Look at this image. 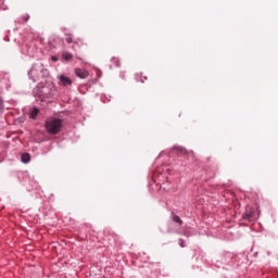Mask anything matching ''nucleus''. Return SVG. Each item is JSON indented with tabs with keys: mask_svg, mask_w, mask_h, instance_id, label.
I'll use <instances>...</instances> for the list:
<instances>
[{
	"mask_svg": "<svg viewBox=\"0 0 278 278\" xmlns=\"http://www.w3.org/2000/svg\"><path fill=\"white\" fill-rule=\"evenodd\" d=\"M46 129L48 134H60L62 129V119L60 118H50L46 121Z\"/></svg>",
	"mask_w": 278,
	"mask_h": 278,
	"instance_id": "1",
	"label": "nucleus"
},
{
	"mask_svg": "<svg viewBox=\"0 0 278 278\" xmlns=\"http://www.w3.org/2000/svg\"><path fill=\"white\" fill-rule=\"evenodd\" d=\"M38 109H33L30 112V118L35 119L38 116Z\"/></svg>",
	"mask_w": 278,
	"mask_h": 278,
	"instance_id": "9",
	"label": "nucleus"
},
{
	"mask_svg": "<svg viewBox=\"0 0 278 278\" xmlns=\"http://www.w3.org/2000/svg\"><path fill=\"white\" fill-rule=\"evenodd\" d=\"M62 58L65 60V62H71L73 60V54L70 52H63Z\"/></svg>",
	"mask_w": 278,
	"mask_h": 278,
	"instance_id": "7",
	"label": "nucleus"
},
{
	"mask_svg": "<svg viewBox=\"0 0 278 278\" xmlns=\"http://www.w3.org/2000/svg\"><path fill=\"white\" fill-rule=\"evenodd\" d=\"M51 60H52V62H58L56 56H52Z\"/></svg>",
	"mask_w": 278,
	"mask_h": 278,
	"instance_id": "14",
	"label": "nucleus"
},
{
	"mask_svg": "<svg viewBox=\"0 0 278 278\" xmlns=\"http://www.w3.org/2000/svg\"><path fill=\"white\" fill-rule=\"evenodd\" d=\"M178 243H179V247H181V249H185L186 241H184V239H179Z\"/></svg>",
	"mask_w": 278,
	"mask_h": 278,
	"instance_id": "12",
	"label": "nucleus"
},
{
	"mask_svg": "<svg viewBox=\"0 0 278 278\" xmlns=\"http://www.w3.org/2000/svg\"><path fill=\"white\" fill-rule=\"evenodd\" d=\"M177 155H188V150L184 149V148H177Z\"/></svg>",
	"mask_w": 278,
	"mask_h": 278,
	"instance_id": "8",
	"label": "nucleus"
},
{
	"mask_svg": "<svg viewBox=\"0 0 278 278\" xmlns=\"http://www.w3.org/2000/svg\"><path fill=\"white\" fill-rule=\"evenodd\" d=\"M21 159L24 164H27L31 160V156L29 155V153H24L22 154Z\"/></svg>",
	"mask_w": 278,
	"mask_h": 278,
	"instance_id": "6",
	"label": "nucleus"
},
{
	"mask_svg": "<svg viewBox=\"0 0 278 278\" xmlns=\"http://www.w3.org/2000/svg\"><path fill=\"white\" fill-rule=\"evenodd\" d=\"M112 63L115 64V66H117V67L121 66V60H118V58H113Z\"/></svg>",
	"mask_w": 278,
	"mask_h": 278,
	"instance_id": "10",
	"label": "nucleus"
},
{
	"mask_svg": "<svg viewBox=\"0 0 278 278\" xmlns=\"http://www.w3.org/2000/svg\"><path fill=\"white\" fill-rule=\"evenodd\" d=\"M172 218L174 223H177V225H179V227L184 225V220H181V218L178 215H175V213H172Z\"/></svg>",
	"mask_w": 278,
	"mask_h": 278,
	"instance_id": "5",
	"label": "nucleus"
},
{
	"mask_svg": "<svg viewBox=\"0 0 278 278\" xmlns=\"http://www.w3.org/2000/svg\"><path fill=\"white\" fill-rule=\"evenodd\" d=\"M23 21L25 22L29 21V15L28 14L23 15Z\"/></svg>",
	"mask_w": 278,
	"mask_h": 278,
	"instance_id": "13",
	"label": "nucleus"
},
{
	"mask_svg": "<svg viewBox=\"0 0 278 278\" xmlns=\"http://www.w3.org/2000/svg\"><path fill=\"white\" fill-rule=\"evenodd\" d=\"M65 41L67 42V45H71L73 42V36L66 35Z\"/></svg>",
	"mask_w": 278,
	"mask_h": 278,
	"instance_id": "11",
	"label": "nucleus"
},
{
	"mask_svg": "<svg viewBox=\"0 0 278 278\" xmlns=\"http://www.w3.org/2000/svg\"><path fill=\"white\" fill-rule=\"evenodd\" d=\"M59 84H60V86H72L73 80H71V78H68L64 75H60L59 76Z\"/></svg>",
	"mask_w": 278,
	"mask_h": 278,
	"instance_id": "3",
	"label": "nucleus"
},
{
	"mask_svg": "<svg viewBox=\"0 0 278 278\" xmlns=\"http://www.w3.org/2000/svg\"><path fill=\"white\" fill-rule=\"evenodd\" d=\"M75 75L76 77H79V79H87L89 77L90 73L84 68H75Z\"/></svg>",
	"mask_w": 278,
	"mask_h": 278,
	"instance_id": "2",
	"label": "nucleus"
},
{
	"mask_svg": "<svg viewBox=\"0 0 278 278\" xmlns=\"http://www.w3.org/2000/svg\"><path fill=\"white\" fill-rule=\"evenodd\" d=\"M253 214H255L253 208L248 210L243 215L244 220H253Z\"/></svg>",
	"mask_w": 278,
	"mask_h": 278,
	"instance_id": "4",
	"label": "nucleus"
}]
</instances>
